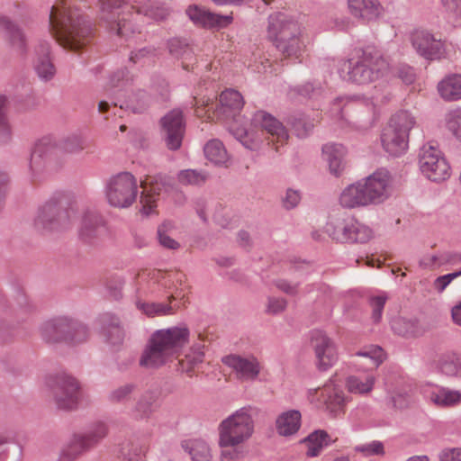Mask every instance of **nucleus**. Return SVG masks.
Masks as SVG:
<instances>
[{
    "label": "nucleus",
    "instance_id": "f257e3e1",
    "mask_svg": "<svg viewBox=\"0 0 461 461\" xmlns=\"http://www.w3.org/2000/svg\"><path fill=\"white\" fill-rule=\"evenodd\" d=\"M49 19L53 36L64 48L77 50L90 42L92 23L78 9L61 2L51 7Z\"/></svg>",
    "mask_w": 461,
    "mask_h": 461
},
{
    "label": "nucleus",
    "instance_id": "f03ea898",
    "mask_svg": "<svg viewBox=\"0 0 461 461\" xmlns=\"http://www.w3.org/2000/svg\"><path fill=\"white\" fill-rule=\"evenodd\" d=\"M189 334V330L184 326L154 331L140 357V366L144 368H158L166 365L185 346Z\"/></svg>",
    "mask_w": 461,
    "mask_h": 461
},
{
    "label": "nucleus",
    "instance_id": "7ed1b4c3",
    "mask_svg": "<svg viewBox=\"0 0 461 461\" xmlns=\"http://www.w3.org/2000/svg\"><path fill=\"white\" fill-rule=\"evenodd\" d=\"M268 37L285 58L299 59L306 47L305 37L299 23L285 13L268 17Z\"/></svg>",
    "mask_w": 461,
    "mask_h": 461
},
{
    "label": "nucleus",
    "instance_id": "20e7f679",
    "mask_svg": "<svg viewBox=\"0 0 461 461\" xmlns=\"http://www.w3.org/2000/svg\"><path fill=\"white\" fill-rule=\"evenodd\" d=\"M338 66V73L342 79L358 85L374 82L392 70L384 58L366 51H363L357 60L340 59Z\"/></svg>",
    "mask_w": 461,
    "mask_h": 461
},
{
    "label": "nucleus",
    "instance_id": "39448f33",
    "mask_svg": "<svg viewBox=\"0 0 461 461\" xmlns=\"http://www.w3.org/2000/svg\"><path fill=\"white\" fill-rule=\"evenodd\" d=\"M221 447H236L248 441L255 430L253 408L242 407L222 420L218 428Z\"/></svg>",
    "mask_w": 461,
    "mask_h": 461
},
{
    "label": "nucleus",
    "instance_id": "423d86ee",
    "mask_svg": "<svg viewBox=\"0 0 461 461\" xmlns=\"http://www.w3.org/2000/svg\"><path fill=\"white\" fill-rule=\"evenodd\" d=\"M40 333L42 339L50 344L64 342L76 345L86 341L89 337L87 327L68 316L47 320L41 325Z\"/></svg>",
    "mask_w": 461,
    "mask_h": 461
},
{
    "label": "nucleus",
    "instance_id": "0eeeda50",
    "mask_svg": "<svg viewBox=\"0 0 461 461\" xmlns=\"http://www.w3.org/2000/svg\"><path fill=\"white\" fill-rule=\"evenodd\" d=\"M414 124L415 120L410 113L402 111L394 114L381 136L384 150L395 157L403 154L408 148L409 131Z\"/></svg>",
    "mask_w": 461,
    "mask_h": 461
},
{
    "label": "nucleus",
    "instance_id": "6e6552de",
    "mask_svg": "<svg viewBox=\"0 0 461 461\" xmlns=\"http://www.w3.org/2000/svg\"><path fill=\"white\" fill-rule=\"evenodd\" d=\"M74 215V210L68 208V200L66 195L59 194L52 196L39 210L34 225L39 230L66 228Z\"/></svg>",
    "mask_w": 461,
    "mask_h": 461
},
{
    "label": "nucleus",
    "instance_id": "1a4fd4ad",
    "mask_svg": "<svg viewBox=\"0 0 461 461\" xmlns=\"http://www.w3.org/2000/svg\"><path fill=\"white\" fill-rule=\"evenodd\" d=\"M100 5V19L105 22L111 31L120 36H128L135 32L136 28L131 24L128 16H132L134 6L124 0H98Z\"/></svg>",
    "mask_w": 461,
    "mask_h": 461
},
{
    "label": "nucleus",
    "instance_id": "9d476101",
    "mask_svg": "<svg viewBox=\"0 0 461 461\" xmlns=\"http://www.w3.org/2000/svg\"><path fill=\"white\" fill-rule=\"evenodd\" d=\"M109 428L104 421H95L85 433L75 434L63 447L59 461H74L80 454L97 446L107 435Z\"/></svg>",
    "mask_w": 461,
    "mask_h": 461
},
{
    "label": "nucleus",
    "instance_id": "9b49d317",
    "mask_svg": "<svg viewBox=\"0 0 461 461\" xmlns=\"http://www.w3.org/2000/svg\"><path fill=\"white\" fill-rule=\"evenodd\" d=\"M138 183L130 172H121L110 177L105 186L109 204L115 208H128L136 200Z\"/></svg>",
    "mask_w": 461,
    "mask_h": 461
},
{
    "label": "nucleus",
    "instance_id": "f8f14e48",
    "mask_svg": "<svg viewBox=\"0 0 461 461\" xmlns=\"http://www.w3.org/2000/svg\"><path fill=\"white\" fill-rule=\"evenodd\" d=\"M47 384L57 407L60 410L76 409L80 395V386L73 376L66 374L50 377Z\"/></svg>",
    "mask_w": 461,
    "mask_h": 461
},
{
    "label": "nucleus",
    "instance_id": "ddd939ff",
    "mask_svg": "<svg viewBox=\"0 0 461 461\" xmlns=\"http://www.w3.org/2000/svg\"><path fill=\"white\" fill-rule=\"evenodd\" d=\"M419 167L422 175L433 182H441L450 176V167L438 147L428 143L419 153Z\"/></svg>",
    "mask_w": 461,
    "mask_h": 461
},
{
    "label": "nucleus",
    "instance_id": "4468645a",
    "mask_svg": "<svg viewBox=\"0 0 461 461\" xmlns=\"http://www.w3.org/2000/svg\"><path fill=\"white\" fill-rule=\"evenodd\" d=\"M326 230L333 240L339 242L365 243L373 237L372 230L353 217L330 221Z\"/></svg>",
    "mask_w": 461,
    "mask_h": 461
},
{
    "label": "nucleus",
    "instance_id": "2eb2a0df",
    "mask_svg": "<svg viewBox=\"0 0 461 461\" xmlns=\"http://www.w3.org/2000/svg\"><path fill=\"white\" fill-rule=\"evenodd\" d=\"M310 344L314 352L316 366L320 371H327L339 359L338 348L330 337L321 330L311 332Z\"/></svg>",
    "mask_w": 461,
    "mask_h": 461
},
{
    "label": "nucleus",
    "instance_id": "dca6fc26",
    "mask_svg": "<svg viewBox=\"0 0 461 461\" xmlns=\"http://www.w3.org/2000/svg\"><path fill=\"white\" fill-rule=\"evenodd\" d=\"M140 186L143 188L140 195L141 212L149 216L155 212L161 192L172 188V180L167 176L157 175L141 181Z\"/></svg>",
    "mask_w": 461,
    "mask_h": 461
},
{
    "label": "nucleus",
    "instance_id": "f3484780",
    "mask_svg": "<svg viewBox=\"0 0 461 461\" xmlns=\"http://www.w3.org/2000/svg\"><path fill=\"white\" fill-rule=\"evenodd\" d=\"M371 205L384 203L391 194L392 177L385 168H378L362 179Z\"/></svg>",
    "mask_w": 461,
    "mask_h": 461
},
{
    "label": "nucleus",
    "instance_id": "a211bd4d",
    "mask_svg": "<svg viewBox=\"0 0 461 461\" xmlns=\"http://www.w3.org/2000/svg\"><path fill=\"white\" fill-rule=\"evenodd\" d=\"M411 42L416 52L426 59H439L446 55L444 43L426 31H414L411 34Z\"/></svg>",
    "mask_w": 461,
    "mask_h": 461
},
{
    "label": "nucleus",
    "instance_id": "6ab92c4d",
    "mask_svg": "<svg viewBox=\"0 0 461 461\" xmlns=\"http://www.w3.org/2000/svg\"><path fill=\"white\" fill-rule=\"evenodd\" d=\"M222 363L229 366L241 382H252L258 379L261 371V365L255 357H242L240 355H228L222 357Z\"/></svg>",
    "mask_w": 461,
    "mask_h": 461
},
{
    "label": "nucleus",
    "instance_id": "aec40b11",
    "mask_svg": "<svg viewBox=\"0 0 461 461\" xmlns=\"http://www.w3.org/2000/svg\"><path fill=\"white\" fill-rule=\"evenodd\" d=\"M161 125L165 132L167 147L171 150H176L181 147L185 132V121L183 112L180 109H173L162 119Z\"/></svg>",
    "mask_w": 461,
    "mask_h": 461
},
{
    "label": "nucleus",
    "instance_id": "412c9836",
    "mask_svg": "<svg viewBox=\"0 0 461 461\" xmlns=\"http://www.w3.org/2000/svg\"><path fill=\"white\" fill-rule=\"evenodd\" d=\"M252 123L265 130L271 138V141L276 143V150L278 151V145L283 146L288 140L289 134L285 127L270 113L264 111H258L254 113Z\"/></svg>",
    "mask_w": 461,
    "mask_h": 461
},
{
    "label": "nucleus",
    "instance_id": "4be33fe9",
    "mask_svg": "<svg viewBox=\"0 0 461 461\" xmlns=\"http://www.w3.org/2000/svg\"><path fill=\"white\" fill-rule=\"evenodd\" d=\"M186 14L195 24L211 29L227 27L233 21V17L231 15H222L212 13L204 8L199 7L198 5H190L186 9Z\"/></svg>",
    "mask_w": 461,
    "mask_h": 461
},
{
    "label": "nucleus",
    "instance_id": "5701e85b",
    "mask_svg": "<svg viewBox=\"0 0 461 461\" xmlns=\"http://www.w3.org/2000/svg\"><path fill=\"white\" fill-rule=\"evenodd\" d=\"M426 399L438 408H453L461 403V392L440 385L423 389Z\"/></svg>",
    "mask_w": 461,
    "mask_h": 461
},
{
    "label": "nucleus",
    "instance_id": "b1692460",
    "mask_svg": "<svg viewBox=\"0 0 461 461\" xmlns=\"http://www.w3.org/2000/svg\"><path fill=\"white\" fill-rule=\"evenodd\" d=\"M33 68L42 81H50L55 77L56 68L50 59V46L48 41H40L35 47Z\"/></svg>",
    "mask_w": 461,
    "mask_h": 461
},
{
    "label": "nucleus",
    "instance_id": "393cba45",
    "mask_svg": "<svg viewBox=\"0 0 461 461\" xmlns=\"http://www.w3.org/2000/svg\"><path fill=\"white\" fill-rule=\"evenodd\" d=\"M339 202L346 209H356L371 205L362 179L347 185L340 193Z\"/></svg>",
    "mask_w": 461,
    "mask_h": 461
},
{
    "label": "nucleus",
    "instance_id": "a878e982",
    "mask_svg": "<svg viewBox=\"0 0 461 461\" xmlns=\"http://www.w3.org/2000/svg\"><path fill=\"white\" fill-rule=\"evenodd\" d=\"M349 13L357 19L369 23L383 14L384 8L377 0H348Z\"/></svg>",
    "mask_w": 461,
    "mask_h": 461
},
{
    "label": "nucleus",
    "instance_id": "bb28decb",
    "mask_svg": "<svg viewBox=\"0 0 461 461\" xmlns=\"http://www.w3.org/2000/svg\"><path fill=\"white\" fill-rule=\"evenodd\" d=\"M0 27L5 31V38L12 50L18 55H24L27 41L23 31L7 16H0Z\"/></svg>",
    "mask_w": 461,
    "mask_h": 461
},
{
    "label": "nucleus",
    "instance_id": "cd10ccee",
    "mask_svg": "<svg viewBox=\"0 0 461 461\" xmlns=\"http://www.w3.org/2000/svg\"><path fill=\"white\" fill-rule=\"evenodd\" d=\"M321 397L327 411L333 415L341 412L347 402L343 390L332 383H328L323 386L321 390Z\"/></svg>",
    "mask_w": 461,
    "mask_h": 461
},
{
    "label": "nucleus",
    "instance_id": "c85d7f7f",
    "mask_svg": "<svg viewBox=\"0 0 461 461\" xmlns=\"http://www.w3.org/2000/svg\"><path fill=\"white\" fill-rule=\"evenodd\" d=\"M104 230L102 216L95 212H86L82 218L79 236L86 242H91Z\"/></svg>",
    "mask_w": 461,
    "mask_h": 461
},
{
    "label": "nucleus",
    "instance_id": "c756f323",
    "mask_svg": "<svg viewBox=\"0 0 461 461\" xmlns=\"http://www.w3.org/2000/svg\"><path fill=\"white\" fill-rule=\"evenodd\" d=\"M391 327L394 333L406 338L421 336L426 330L415 317H396L392 320Z\"/></svg>",
    "mask_w": 461,
    "mask_h": 461
},
{
    "label": "nucleus",
    "instance_id": "7c9ffc66",
    "mask_svg": "<svg viewBox=\"0 0 461 461\" xmlns=\"http://www.w3.org/2000/svg\"><path fill=\"white\" fill-rule=\"evenodd\" d=\"M158 400V393L154 390H147L140 394L135 405L131 409V415L136 420H148L155 410Z\"/></svg>",
    "mask_w": 461,
    "mask_h": 461
},
{
    "label": "nucleus",
    "instance_id": "2f4dec72",
    "mask_svg": "<svg viewBox=\"0 0 461 461\" xmlns=\"http://www.w3.org/2000/svg\"><path fill=\"white\" fill-rule=\"evenodd\" d=\"M301 412L297 410H290L282 412L276 420V429L281 436L295 434L301 427Z\"/></svg>",
    "mask_w": 461,
    "mask_h": 461
},
{
    "label": "nucleus",
    "instance_id": "473e14b6",
    "mask_svg": "<svg viewBox=\"0 0 461 461\" xmlns=\"http://www.w3.org/2000/svg\"><path fill=\"white\" fill-rule=\"evenodd\" d=\"M345 152V148L341 144H326L322 148V153L329 164L330 171L335 176H340L344 170L343 158Z\"/></svg>",
    "mask_w": 461,
    "mask_h": 461
},
{
    "label": "nucleus",
    "instance_id": "72a5a7b5",
    "mask_svg": "<svg viewBox=\"0 0 461 461\" xmlns=\"http://www.w3.org/2000/svg\"><path fill=\"white\" fill-rule=\"evenodd\" d=\"M375 376L372 372L349 375L346 380L348 391L354 394H367L374 389Z\"/></svg>",
    "mask_w": 461,
    "mask_h": 461
},
{
    "label": "nucleus",
    "instance_id": "f704fd0d",
    "mask_svg": "<svg viewBox=\"0 0 461 461\" xmlns=\"http://www.w3.org/2000/svg\"><path fill=\"white\" fill-rule=\"evenodd\" d=\"M54 157L51 148L44 141L37 143L32 152L30 168L33 174L44 170Z\"/></svg>",
    "mask_w": 461,
    "mask_h": 461
},
{
    "label": "nucleus",
    "instance_id": "c9c22d12",
    "mask_svg": "<svg viewBox=\"0 0 461 461\" xmlns=\"http://www.w3.org/2000/svg\"><path fill=\"white\" fill-rule=\"evenodd\" d=\"M424 267L434 268L445 265L456 266L461 264V252L459 251H438L436 254L424 257L421 261Z\"/></svg>",
    "mask_w": 461,
    "mask_h": 461
},
{
    "label": "nucleus",
    "instance_id": "e433bc0d",
    "mask_svg": "<svg viewBox=\"0 0 461 461\" xmlns=\"http://www.w3.org/2000/svg\"><path fill=\"white\" fill-rule=\"evenodd\" d=\"M101 321L106 340L112 345L121 344L124 338V332L120 326L119 318L106 313L102 316Z\"/></svg>",
    "mask_w": 461,
    "mask_h": 461
},
{
    "label": "nucleus",
    "instance_id": "4c0bfd02",
    "mask_svg": "<svg viewBox=\"0 0 461 461\" xmlns=\"http://www.w3.org/2000/svg\"><path fill=\"white\" fill-rule=\"evenodd\" d=\"M438 90L442 98L447 101L461 98V75L451 74L443 78L438 85Z\"/></svg>",
    "mask_w": 461,
    "mask_h": 461
},
{
    "label": "nucleus",
    "instance_id": "58836bf2",
    "mask_svg": "<svg viewBox=\"0 0 461 461\" xmlns=\"http://www.w3.org/2000/svg\"><path fill=\"white\" fill-rule=\"evenodd\" d=\"M206 158L216 166H225L230 160L229 154L223 143L218 139L209 140L203 147Z\"/></svg>",
    "mask_w": 461,
    "mask_h": 461
},
{
    "label": "nucleus",
    "instance_id": "ea45409f",
    "mask_svg": "<svg viewBox=\"0 0 461 461\" xmlns=\"http://www.w3.org/2000/svg\"><path fill=\"white\" fill-rule=\"evenodd\" d=\"M182 447L190 456L191 461H211V450L206 442L201 439L183 441Z\"/></svg>",
    "mask_w": 461,
    "mask_h": 461
},
{
    "label": "nucleus",
    "instance_id": "a19ab883",
    "mask_svg": "<svg viewBox=\"0 0 461 461\" xmlns=\"http://www.w3.org/2000/svg\"><path fill=\"white\" fill-rule=\"evenodd\" d=\"M304 443L307 447L306 455L314 457L319 456L325 447L330 445V437L325 430H315L304 439Z\"/></svg>",
    "mask_w": 461,
    "mask_h": 461
},
{
    "label": "nucleus",
    "instance_id": "79ce46f5",
    "mask_svg": "<svg viewBox=\"0 0 461 461\" xmlns=\"http://www.w3.org/2000/svg\"><path fill=\"white\" fill-rule=\"evenodd\" d=\"M86 148V140L77 133L67 135L61 138L56 144L57 151L64 154H77Z\"/></svg>",
    "mask_w": 461,
    "mask_h": 461
},
{
    "label": "nucleus",
    "instance_id": "37998d69",
    "mask_svg": "<svg viewBox=\"0 0 461 461\" xmlns=\"http://www.w3.org/2000/svg\"><path fill=\"white\" fill-rule=\"evenodd\" d=\"M438 366L445 375H461V357L455 352L445 353L440 356Z\"/></svg>",
    "mask_w": 461,
    "mask_h": 461
},
{
    "label": "nucleus",
    "instance_id": "c03bdc74",
    "mask_svg": "<svg viewBox=\"0 0 461 461\" xmlns=\"http://www.w3.org/2000/svg\"><path fill=\"white\" fill-rule=\"evenodd\" d=\"M136 389L137 384L134 383L122 384L108 393L107 401L112 404H127Z\"/></svg>",
    "mask_w": 461,
    "mask_h": 461
},
{
    "label": "nucleus",
    "instance_id": "a18cd8bd",
    "mask_svg": "<svg viewBox=\"0 0 461 461\" xmlns=\"http://www.w3.org/2000/svg\"><path fill=\"white\" fill-rule=\"evenodd\" d=\"M150 104V97L143 90H139L137 93L129 96L127 100L122 102L119 106L122 109L131 110L135 113L144 112Z\"/></svg>",
    "mask_w": 461,
    "mask_h": 461
},
{
    "label": "nucleus",
    "instance_id": "49530a36",
    "mask_svg": "<svg viewBox=\"0 0 461 461\" xmlns=\"http://www.w3.org/2000/svg\"><path fill=\"white\" fill-rule=\"evenodd\" d=\"M143 14L155 21H163L170 14V8L165 4L149 1L138 8L136 15Z\"/></svg>",
    "mask_w": 461,
    "mask_h": 461
},
{
    "label": "nucleus",
    "instance_id": "de8ad7c7",
    "mask_svg": "<svg viewBox=\"0 0 461 461\" xmlns=\"http://www.w3.org/2000/svg\"><path fill=\"white\" fill-rule=\"evenodd\" d=\"M204 353L200 344L193 346L183 359L179 360V368L182 372L190 373L203 361Z\"/></svg>",
    "mask_w": 461,
    "mask_h": 461
},
{
    "label": "nucleus",
    "instance_id": "09e8293b",
    "mask_svg": "<svg viewBox=\"0 0 461 461\" xmlns=\"http://www.w3.org/2000/svg\"><path fill=\"white\" fill-rule=\"evenodd\" d=\"M8 99L0 95V145L7 144L12 140V127L7 117Z\"/></svg>",
    "mask_w": 461,
    "mask_h": 461
},
{
    "label": "nucleus",
    "instance_id": "8fccbe9b",
    "mask_svg": "<svg viewBox=\"0 0 461 461\" xmlns=\"http://www.w3.org/2000/svg\"><path fill=\"white\" fill-rule=\"evenodd\" d=\"M136 306L148 317L164 316L174 313V307L167 303L137 301Z\"/></svg>",
    "mask_w": 461,
    "mask_h": 461
},
{
    "label": "nucleus",
    "instance_id": "3c124183",
    "mask_svg": "<svg viewBox=\"0 0 461 461\" xmlns=\"http://www.w3.org/2000/svg\"><path fill=\"white\" fill-rule=\"evenodd\" d=\"M356 356L366 358L369 365L368 368L375 369L384 359V353L379 346L371 345L357 351Z\"/></svg>",
    "mask_w": 461,
    "mask_h": 461
},
{
    "label": "nucleus",
    "instance_id": "603ef678",
    "mask_svg": "<svg viewBox=\"0 0 461 461\" xmlns=\"http://www.w3.org/2000/svg\"><path fill=\"white\" fill-rule=\"evenodd\" d=\"M220 103L224 109L240 111L244 105L243 97L240 92L234 89H227L220 95Z\"/></svg>",
    "mask_w": 461,
    "mask_h": 461
},
{
    "label": "nucleus",
    "instance_id": "864d4df0",
    "mask_svg": "<svg viewBox=\"0 0 461 461\" xmlns=\"http://www.w3.org/2000/svg\"><path fill=\"white\" fill-rule=\"evenodd\" d=\"M169 53L176 59H182L184 60L191 59L193 57V51L190 47L179 39H172L168 42ZM182 66L185 69L187 68V64L185 61L182 62Z\"/></svg>",
    "mask_w": 461,
    "mask_h": 461
},
{
    "label": "nucleus",
    "instance_id": "5fc2aeb1",
    "mask_svg": "<svg viewBox=\"0 0 461 461\" xmlns=\"http://www.w3.org/2000/svg\"><path fill=\"white\" fill-rule=\"evenodd\" d=\"M141 453V447L130 439L120 444L119 458L121 461H140Z\"/></svg>",
    "mask_w": 461,
    "mask_h": 461
},
{
    "label": "nucleus",
    "instance_id": "6e6d98bb",
    "mask_svg": "<svg viewBox=\"0 0 461 461\" xmlns=\"http://www.w3.org/2000/svg\"><path fill=\"white\" fill-rule=\"evenodd\" d=\"M133 78L130 76L127 69H121L112 75L109 80L110 90L121 91L132 84Z\"/></svg>",
    "mask_w": 461,
    "mask_h": 461
},
{
    "label": "nucleus",
    "instance_id": "4d7b16f0",
    "mask_svg": "<svg viewBox=\"0 0 461 461\" xmlns=\"http://www.w3.org/2000/svg\"><path fill=\"white\" fill-rule=\"evenodd\" d=\"M354 450L357 453H361L364 456L366 457L384 455V444L378 440H373L368 443L357 445L354 447Z\"/></svg>",
    "mask_w": 461,
    "mask_h": 461
},
{
    "label": "nucleus",
    "instance_id": "13d9d810",
    "mask_svg": "<svg viewBox=\"0 0 461 461\" xmlns=\"http://www.w3.org/2000/svg\"><path fill=\"white\" fill-rule=\"evenodd\" d=\"M173 228L171 222H164L158 229V238L159 244L166 249H177L180 245L179 243L172 239L167 232Z\"/></svg>",
    "mask_w": 461,
    "mask_h": 461
},
{
    "label": "nucleus",
    "instance_id": "bf43d9fd",
    "mask_svg": "<svg viewBox=\"0 0 461 461\" xmlns=\"http://www.w3.org/2000/svg\"><path fill=\"white\" fill-rule=\"evenodd\" d=\"M177 179L182 185H201L205 182L206 176L194 169H185L178 173Z\"/></svg>",
    "mask_w": 461,
    "mask_h": 461
},
{
    "label": "nucleus",
    "instance_id": "052dcab7",
    "mask_svg": "<svg viewBox=\"0 0 461 461\" xmlns=\"http://www.w3.org/2000/svg\"><path fill=\"white\" fill-rule=\"evenodd\" d=\"M291 124L293 130L299 138H305L308 136L314 126L312 122L305 116L294 118Z\"/></svg>",
    "mask_w": 461,
    "mask_h": 461
},
{
    "label": "nucleus",
    "instance_id": "680f3d73",
    "mask_svg": "<svg viewBox=\"0 0 461 461\" xmlns=\"http://www.w3.org/2000/svg\"><path fill=\"white\" fill-rule=\"evenodd\" d=\"M15 436L11 431L0 432V461H7L11 447L15 444Z\"/></svg>",
    "mask_w": 461,
    "mask_h": 461
},
{
    "label": "nucleus",
    "instance_id": "e2e57ef3",
    "mask_svg": "<svg viewBox=\"0 0 461 461\" xmlns=\"http://www.w3.org/2000/svg\"><path fill=\"white\" fill-rule=\"evenodd\" d=\"M447 128L461 141V109L452 111L448 114Z\"/></svg>",
    "mask_w": 461,
    "mask_h": 461
},
{
    "label": "nucleus",
    "instance_id": "0e129e2a",
    "mask_svg": "<svg viewBox=\"0 0 461 461\" xmlns=\"http://www.w3.org/2000/svg\"><path fill=\"white\" fill-rule=\"evenodd\" d=\"M387 301V296L384 294L373 296L370 298V306L372 308V318L375 322H379L382 318V312L384 304Z\"/></svg>",
    "mask_w": 461,
    "mask_h": 461
},
{
    "label": "nucleus",
    "instance_id": "69168bd1",
    "mask_svg": "<svg viewBox=\"0 0 461 461\" xmlns=\"http://www.w3.org/2000/svg\"><path fill=\"white\" fill-rule=\"evenodd\" d=\"M301 198L302 196L298 190L288 188L282 198L283 206L286 210L294 209L299 204Z\"/></svg>",
    "mask_w": 461,
    "mask_h": 461
},
{
    "label": "nucleus",
    "instance_id": "338daca9",
    "mask_svg": "<svg viewBox=\"0 0 461 461\" xmlns=\"http://www.w3.org/2000/svg\"><path fill=\"white\" fill-rule=\"evenodd\" d=\"M461 276V269L453 273H449L444 276H440L437 277L434 281L435 289L441 293L443 292L447 286L456 277Z\"/></svg>",
    "mask_w": 461,
    "mask_h": 461
},
{
    "label": "nucleus",
    "instance_id": "774afa93",
    "mask_svg": "<svg viewBox=\"0 0 461 461\" xmlns=\"http://www.w3.org/2000/svg\"><path fill=\"white\" fill-rule=\"evenodd\" d=\"M439 461H461V447H447L441 450Z\"/></svg>",
    "mask_w": 461,
    "mask_h": 461
}]
</instances>
